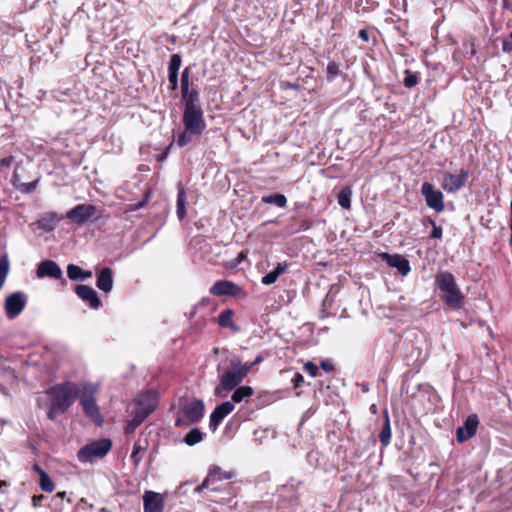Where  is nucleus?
I'll list each match as a JSON object with an SVG mask.
<instances>
[{
    "mask_svg": "<svg viewBox=\"0 0 512 512\" xmlns=\"http://www.w3.org/2000/svg\"><path fill=\"white\" fill-rule=\"evenodd\" d=\"M38 501V498H36V496L33 497V502H36ZM34 505H36V503H34Z\"/></svg>",
    "mask_w": 512,
    "mask_h": 512,
    "instance_id": "680f3d73",
    "label": "nucleus"
},
{
    "mask_svg": "<svg viewBox=\"0 0 512 512\" xmlns=\"http://www.w3.org/2000/svg\"><path fill=\"white\" fill-rule=\"evenodd\" d=\"M214 296L238 297L242 293V288L229 280H219L215 282L209 290Z\"/></svg>",
    "mask_w": 512,
    "mask_h": 512,
    "instance_id": "2eb2a0df",
    "label": "nucleus"
},
{
    "mask_svg": "<svg viewBox=\"0 0 512 512\" xmlns=\"http://www.w3.org/2000/svg\"><path fill=\"white\" fill-rule=\"evenodd\" d=\"M168 81L171 90H176L178 88V73H168Z\"/></svg>",
    "mask_w": 512,
    "mask_h": 512,
    "instance_id": "a18cd8bd",
    "label": "nucleus"
},
{
    "mask_svg": "<svg viewBox=\"0 0 512 512\" xmlns=\"http://www.w3.org/2000/svg\"><path fill=\"white\" fill-rule=\"evenodd\" d=\"M65 495H66V492H65V491H62V492H58V493H57V497H59V498H64V497H65Z\"/></svg>",
    "mask_w": 512,
    "mask_h": 512,
    "instance_id": "bf43d9fd",
    "label": "nucleus"
},
{
    "mask_svg": "<svg viewBox=\"0 0 512 512\" xmlns=\"http://www.w3.org/2000/svg\"><path fill=\"white\" fill-rule=\"evenodd\" d=\"M502 50L506 53H512V40L504 39L502 41Z\"/></svg>",
    "mask_w": 512,
    "mask_h": 512,
    "instance_id": "09e8293b",
    "label": "nucleus"
},
{
    "mask_svg": "<svg viewBox=\"0 0 512 512\" xmlns=\"http://www.w3.org/2000/svg\"><path fill=\"white\" fill-rule=\"evenodd\" d=\"M112 448V441L109 438L95 440L83 446L77 453L81 463L92 462L95 459L104 458Z\"/></svg>",
    "mask_w": 512,
    "mask_h": 512,
    "instance_id": "39448f33",
    "label": "nucleus"
},
{
    "mask_svg": "<svg viewBox=\"0 0 512 512\" xmlns=\"http://www.w3.org/2000/svg\"><path fill=\"white\" fill-rule=\"evenodd\" d=\"M172 145H173V143H170V144H169V145L164 149V151H163V152L158 156V158H157V160H158V161H163V160H165V159L168 157V155H169V153H170V149H171Z\"/></svg>",
    "mask_w": 512,
    "mask_h": 512,
    "instance_id": "8fccbe9b",
    "label": "nucleus"
},
{
    "mask_svg": "<svg viewBox=\"0 0 512 512\" xmlns=\"http://www.w3.org/2000/svg\"><path fill=\"white\" fill-rule=\"evenodd\" d=\"M201 134L197 132H192L184 128V130L179 133L176 143L179 147H185L193 141L194 136H200Z\"/></svg>",
    "mask_w": 512,
    "mask_h": 512,
    "instance_id": "72a5a7b5",
    "label": "nucleus"
},
{
    "mask_svg": "<svg viewBox=\"0 0 512 512\" xmlns=\"http://www.w3.org/2000/svg\"><path fill=\"white\" fill-rule=\"evenodd\" d=\"M427 221L433 226L430 236L434 239H441L443 233L442 227L437 226L435 221L432 220L431 218H427Z\"/></svg>",
    "mask_w": 512,
    "mask_h": 512,
    "instance_id": "37998d69",
    "label": "nucleus"
},
{
    "mask_svg": "<svg viewBox=\"0 0 512 512\" xmlns=\"http://www.w3.org/2000/svg\"><path fill=\"white\" fill-rule=\"evenodd\" d=\"M435 285L440 290V298L448 307L458 310L465 304V296L458 287L454 275L449 271H442L435 276Z\"/></svg>",
    "mask_w": 512,
    "mask_h": 512,
    "instance_id": "f03ea898",
    "label": "nucleus"
},
{
    "mask_svg": "<svg viewBox=\"0 0 512 512\" xmlns=\"http://www.w3.org/2000/svg\"><path fill=\"white\" fill-rule=\"evenodd\" d=\"M320 368L325 372H332L334 370V365L330 360H323L320 363Z\"/></svg>",
    "mask_w": 512,
    "mask_h": 512,
    "instance_id": "49530a36",
    "label": "nucleus"
},
{
    "mask_svg": "<svg viewBox=\"0 0 512 512\" xmlns=\"http://www.w3.org/2000/svg\"><path fill=\"white\" fill-rule=\"evenodd\" d=\"M392 436L390 418L388 412H384V422L382 425V429L379 433V441L383 447H387L390 444Z\"/></svg>",
    "mask_w": 512,
    "mask_h": 512,
    "instance_id": "393cba45",
    "label": "nucleus"
},
{
    "mask_svg": "<svg viewBox=\"0 0 512 512\" xmlns=\"http://www.w3.org/2000/svg\"><path fill=\"white\" fill-rule=\"evenodd\" d=\"M7 486V483L5 481L0 482V491H3V488Z\"/></svg>",
    "mask_w": 512,
    "mask_h": 512,
    "instance_id": "13d9d810",
    "label": "nucleus"
},
{
    "mask_svg": "<svg viewBox=\"0 0 512 512\" xmlns=\"http://www.w3.org/2000/svg\"><path fill=\"white\" fill-rule=\"evenodd\" d=\"M341 75V64L336 61H329L326 67V79L328 82H333L338 76Z\"/></svg>",
    "mask_w": 512,
    "mask_h": 512,
    "instance_id": "473e14b6",
    "label": "nucleus"
},
{
    "mask_svg": "<svg viewBox=\"0 0 512 512\" xmlns=\"http://www.w3.org/2000/svg\"><path fill=\"white\" fill-rule=\"evenodd\" d=\"M96 286L105 293L113 288V271L110 267H104L97 275Z\"/></svg>",
    "mask_w": 512,
    "mask_h": 512,
    "instance_id": "4be33fe9",
    "label": "nucleus"
},
{
    "mask_svg": "<svg viewBox=\"0 0 512 512\" xmlns=\"http://www.w3.org/2000/svg\"><path fill=\"white\" fill-rule=\"evenodd\" d=\"M32 470L36 472L39 475V477H41L43 473H46L38 464H34Z\"/></svg>",
    "mask_w": 512,
    "mask_h": 512,
    "instance_id": "864d4df0",
    "label": "nucleus"
},
{
    "mask_svg": "<svg viewBox=\"0 0 512 512\" xmlns=\"http://www.w3.org/2000/svg\"><path fill=\"white\" fill-rule=\"evenodd\" d=\"M262 202L266 204H274L279 208H285L287 205V198L283 194L276 193L262 197Z\"/></svg>",
    "mask_w": 512,
    "mask_h": 512,
    "instance_id": "2f4dec72",
    "label": "nucleus"
},
{
    "mask_svg": "<svg viewBox=\"0 0 512 512\" xmlns=\"http://www.w3.org/2000/svg\"><path fill=\"white\" fill-rule=\"evenodd\" d=\"M133 417L132 420H130L126 427H125V433L130 434L135 431V429L141 425V423L147 418L144 417L143 414L139 413L138 411H133Z\"/></svg>",
    "mask_w": 512,
    "mask_h": 512,
    "instance_id": "f704fd0d",
    "label": "nucleus"
},
{
    "mask_svg": "<svg viewBox=\"0 0 512 512\" xmlns=\"http://www.w3.org/2000/svg\"><path fill=\"white\" fill-rule=\"evenodd\" d=\"M36 275L38 278L49 277L58 280L62 278L63 273L55 261L44 260L38 265Z\"/></svg>",
    "mask_w": 512,
    "mask_h": 512,
    "instance_id": "6ab92c4d",
    "label": "nucleus"
},
{
    "mask_svg": "<svg viewBox=\"0 0 512 512\" xmlns=\"http://www.w3.org/2000/svg\"><path fill=\"white\" fill-rule=\"evenodd\" d=\"M142 498L143 512H164V497L162 494L146 490Z\"/></svg>",
    "mask_w": 512,
    "mask_h": 512,
    "instance_id": "dca6fc26",
    "label": "nucleus"
},
{
    "mask_svg": "<svg viewBox=\"0 0 512 512\" xmlns=\"http://www.w3.org/2000/svg\"><path fill=\"white\" fill-rule=\"evenodd\" d=\"M469 177L466 169H461L458 174L446 172L443 176L442 188L448 193H454L463 188Z\"/></svg>",
    "mask_w": 512,
    "mask_h": 512,
    "instance_id": "4468645a",
    "label": "nucleus"
},
{
    "mask_svg": "<svg viewBox=\"0 0 512 512\" xmlns=\"http://www.w3.org/2000/svg\"><path fill=\"white\" fill-rule=\"evenodd\" d=\"M205 406L201 399L193 398L180 404V416L175 420L176 427H188L198 423L204 416Z\"/></svg>",
    "mask_w": 512,
    "mask_h": 512,
    "instance_id": "7ed1b4c3",
    "label": "nucleus"
},
{
    "mask_svg": "<svg viewBox=\"0 0 512 512\" xmlns=\"http://www.w3.org/2000/svg\"><path fill=\"white\" fill-rule=\"evenodd\" d=\"M58 222L57 215L55 213H49L38 219V227L44 231H52Z\"/></svg>",
    "mask_w": 512,
    "mask_h": 512,
    "instance_id": "c85d7f7f",
    "label": "nucleus"
},
{
    "mask_svg": "<svg viewBox=\"0 0 512 512\" xmlns=\"http://www.w3.org/2000/svg\"><path fill=\"white\" fill-rule=\"evenodd\" d=\"M95 392L96 389L92 387L85 389L81 394H79L78 399L80 405L83 408L85 416L97 426H102L104 423V418L101 414L99 406L97 405Z\"/></svg>",
    "mask_w": 512,
    "mask_h": 512,
    "instance_id": "423d86ee",
    "label": "nucleus"
},
{
    "mask_svg": "<svg viewBox=\"0 0 512 512\" xmlns=\"http://www.w3.org/2000/svg\"><path fill=\"white\" fill-rule=\"evenodd\" d=\"M382 258L390 267L396 268L403 276L407 275L411 270L409 260L400 254L383 253Z\"/></svg>",
    "mask_w": 512,
    "mask_h": 512,
    "instance_id": "412c9836",
    "label": "nucleus"
},
{
    "mask_svg": "<svg viewBox=\"0 0 512 512\" xmlns=\"http://www.w3.org/2000/svg\"><path fill=\"white\" fill-rule=\"evenodd\" d=\"M303 370L307 372L311 377H317L319 367L312 361H308L304 364Z\"/></svg>",
    "mask_w": 512,
    "mask_h": 512,
    "instance_id": "79ce46f5",
    "label": "nucleus"
},
{
    "mask_svg": "<svg viewBox=\"0 0 512 512\" xmlns=\"http://www.w3.org/2000/svg\"><path fill=\"white\" fill-rule=\"evenodd\" d=\"M358 35H359V38L361 40H363L364 42H369L370 36H369V33H368V31L366 29H361L359 31Z\"/></svg>",
    "mask_w": 512,
    "mask_h": 512,
    "instance_id": "603ef678",
    "label": "nucleus"
},
{
    "mask_svg": "<svg viewBox=\"0 0 512 512\" xmlns=\"http://www.w3.org/2000/svg\"><path fill=\"white\" fill-rule=\"evenodd\" d=\"M287 267L288 265L286 262L278 263L277 266L272 271H270L269 273L262 277L261 283L264 285H271L275 283L278 277L285 272Z\"/></svg>",
    "mask_w": 512,
    "mask_h": 512,
    "instance_id": "a878e982",
    "label": "nucleus"
},
{
    "mask_svg": "<svg viewBox=\"0 0 512 512\" xmlns=\"http://www.w3.org/2000/svg\"><path fill=\"white\" fill-rule=\"evenodd\" d=\"M99 512H110V510L106 507H102Z\"/></svg>",
    "mask_w": 512,
    "mask_h": 512,
    "instance_id": "052dcab7",
    "label": "nucleus"
},
{
    "mask_svg": "<svg viewBox=\"0 0 512 512\" xmlns=\"http://www.w3.org/2000/svg\"><path fill=\"white\" fill-rule=\"evenodd\" d=\"M186 192L181 184L178 186L177 202H176V213L179 220H183L186 217Z\"/></svg>",
    "mask_w": 512,
    "mask_h": 512,
    "instance_id": "bb28decb",
    "label": "nucleus"
},
{
    "mask_svg": "<svg viewBox=\"0 0 512 512\" xmlns=\"http://www.w3.org/2000/svg\"><path fill=\"white\" fill-rule=\"evenodd\" d=\"M233 360L236 363V365L238 366V368L240 369V371H241V373L243 374L244 377H246L249 374V372L251 371V369L255 366L254 364H252V362H245V363H243L238 358L233 359Z\"/></svg>",
    "mask_w": 512,
    "mask_h": 512,
    "instance_id": "a19ab883",
    "label": "nucleus"
},
{
    "mask_svg": "<svg viewBox=\"0 0 512 512\" xmlns=\"http://www.w3.org/2000/svg\"><path fill=\"white\" fill-rule=\"evenodd\" d=\"M182 58L179 54H172L168 65V73H179Z\"/></svg>",
    "mask_w": 512,
    "mask_h": 512,
    "instance_id": "58836bf2",
    "label": "nucleus"
},
{
    "mask_svg": "<svg viewBox=\"0 0 512 512\" xmlns=\"http://www.w3.org/2000/svg\"><path fill=\"white\" fill-rule=\"evenodd\" d=\"M12 184L15 187V189L21 192L22 194H30L37 189L39 180L35 179L31 182H22L20 180L19 175L15 171L12 177Z\"/></svg>",
    "mask_w": 512,
    "mask_h": 512,
    "instance_id": "b1692460",
    "label": "nucleus"
},
{
    "mask_svg": "<svg viewBox=\"0 0 512 512\" xmlns=\"http://www.w3.org/2000/svg\"><path fill=\"white\" fill-rule=\"evenodd\" d=\"M75 293L81 300L87 302L92 309H98L101 306V300L92 287L79 284L75 288Z\"/></svg>",
    "mask_w": 512,
    "mask_h": 512,
    "instance_id": "aec40b11",
    "label": "nucleus"
},
{
    "mask_svg": "<svg viewBox=\"0 0 512 512\" xmlns=\"http://www.w3.org/2000/svg\"><path fill=\"white\" fill-rule=\"evenodd\" d=\"M182 123L184 128H187V130L202 134L206 128L202 108H184Z\"/></svg>",
    "mask_w": 512,
    "mask_h": 512,
    "instance_id": "6e6552de",
    "label": "nucleus"
},
{
    "mask_svg": "<svg viewBox=\"0 0 512 512\" xmlns=\"http://www.w3.org/2000/svg\"><path fill=\"white\" fill-rule=\"evenodd\" d=\"M509 38L512 40V31L509 34Z\"/></svg>",
    "mask_w": 512,
    "mask_h": 512,
    "instance_id": "0e129e2a",
    "label": "nucleus"
},
{
    "mask_svg": "<svg viewBox=\"0 0 512 512\" xmlns=\"http://www.w3.org/2000/svg\"><path fill=\"white\" fill-rule=\"evenodd\" d=\"M254 394V390L251 386H247V385H244V386H237L235 389H234V392L232 393V396H231V402L233 403H240L242 402L244 399L252 396Z\"/></svg>",
    "mask_w": 512,
    "mask_h": 512,
    "instance_id": "cd10ccee",
    "label": "nucleus"
},
{
    "mask_svg": "<svg viewBox=\"0 0 512 512\" xmlns=\"http://www.w3.org/2000/svg\"><path fill=\"white\" fill-rule=\"evenodd\" d=\"M67 275L71 280H82L83 269L75 264L67 266Z\"/></svg>",
    "mask_w": 512,
    "mask_h": 512,
    "instance_id": "4c0bfd02",
    "label": "nucleus"
},
{
    "mask_svg": "<svg viewBox=\"0 0 512 512\" xmlns=\"http://www.w3.org/2000/svg\"><path fill=\"white\" fill-rule=\"evenodd\" d=\"M40 487L44 492L51 493L55 489V484L47 473L40 477Z\"/></svg>",
    "mask_w": 512,
    "mask_h": 512,
    "instance_id": "e433bc0d",
    "label": "nucleus"
},
{
    "mask_svg": "<svg viewBox=\"0 0 512 512\" xmlns=\"http://www.w3.org/2000/svg\"><path fill=\"white\" fill-rule=\"evenodd\" d=\"M421 194L424 196L429 208L436 212H442L445 209L444 196L440 190H436L429 182H424L421 186Z\"/></svg>",
    "mask_w": 512,
    "mask_h": 512,
    "instance_id": "9b49d317",
    "label": "nucleus"
},
{
    "mask_svg": "<svg viewBox=\"0 0 512 512\" xmlns=\"http://www.w3.org/2000/svg\"><path fill=\"white\" fill-rule=\"evenodd\" d=\"M191 67H185L181 74V97L184 102V108L201 107L199 92L192 87L190 81Z\"/></svg>",
    "mask_w": 512,
    "mask_h": 512,
    "instance_id": "0eeeda50",
    "label": "nucleus"
},
{
    "mask_svg": "<svg viewBox=\"0 0 512 512\" xmlns=\"http://www.w3.org/2000/svg\"><path fill=\"white\" fill-rule=\"evenodd\" d=\"M510 230H511V234H510L509 243H510V246L512 247V199H511V203H510Z\"/></svg>",
    "mask_w": 512,
    "mask_h": 512,
    "instance_id": "5fc2aeb1",
    "label": "nucleus"
},
{
    "mask_svg": "<svg viewBox=\"0 0 512 512\" xmlns=\"http://www.w3.org/2000/svg\"><path fill=\"white\" fill-rule=\"evenodd\" d=\"M235 312L232 309H225L217 317V324L221 328H228L232 332H239L240 327L234 322Z\"/></svg>",
    "mask_w": 512,
    "mask_h": 512,
    "instance_id": "5701e85b",
    "label": "nucleus"
},
{
    "mask_svg": "<svg viewBox=\"0 0 512 512\" xmlns=\"http://www.w3.org/2000/svg\"><path fill=\"white\" fill-rule=\"evenodd\" d=\"M145 450V446H142L140 441H137L134 443L133 445V451H132V454L130 456L131 458V461L134 463V465H138L141 461V457H139V453L141 451H144Z\"/></svg>",
    "mask_w": 512,
    "mask_h": 512,
    "instance_id": "ea45409f",
    "label": "nucleus"
},
{
    "mask_svg": "<svg viewBox=\"0 0 512 512\" xmlns=\"http://www.w3.org/2000/svg\"><path fill=\"white\" fill-rule=\"evenodd\" d=\"M351 197L352 188L350 186L343 187L337 195L338 204L343 209L349 210L351 208Z\"/></svg>",
    "mask_w": 512,
    "mask_h": 512,
    "instance_id": "c756f323",
    "label": "nucleus"
},
{
    "mask_svg": "<svg viewBox=\"0 0 512 512\" xmlns=\"http://www.w3.org/2000/svg\"><path fill=\"white\" fill-rule=\"evenodd\" d=\"M204 439V433L199 428H192L184 437L183 441L188 446H194Z\"/></svg>",
    "mask_w": 512,
    "mask_h": 512,
    "instance_id": "7c9ffc66",
    "label": "nucleus"
},
{
    "mask_svg": "<svg viewBox=\"0 0 512 512\" xmlns=\"http://www.w3.org/2000/svg\"><path fill=\"white\" fill-rule=\"evenodd\" d=\"M312 227V222L309 221V220H301L300 221V226L298 228L297 231L299 230H308Z\"/></svg>",
    "mask_w": 512,
    "mask_h": 512,
    "instance_id": "3c124183",
    "label": "nucleus"
},
{
    "mask_svg": "<svg viewBox=\"0 0 512 512\" xmlns=\"http://www.w3.org/2000/svg\"><path fill=\"white\" fill-rule=\"evenodd\" d=\"M234 476V471H223L219 466H211L206 478L198 487V490L201 491L204 488H207L211 491H219L220 487L217 485V483L224 480H229Z\"/></svg>",
    "mask_w": 512,
    "mask_h": 512,
    "instance_id": "9d476101",
    "label": "nucleus"
},
{
    "mask_svg": "<svg viewBox=\"0 0 512 512\" xmlns=\"http://www.w3.org/2000/svg\"><path fill=\"white\" fill-rule=\"evenodd\" d=\"M504 5L506 6L507 0H503Z\"/></svg>",
    "mask_w": 512,
    "mask_h": 512,
    "instance_id": "69168bd1",
    "label": "nucleus"
},
{
    "mask_svg": "<svg viewBox=\"0 0 512 512\" xmlns=\"http://www.w3.org/2000/svg\"><path fill=\"white\" fill-rule=\"evenodd\" d=\"M38 501V498H36V496L33 497V502H36ZM34 505H36V503H34Z\"/></svg>",
    "mask_w": 512,
    "mask_h": 512,
    "instance_id": "e2e57ef3",
    "label": "nucleus"
},
{
    "mask_svg": "<svg viewBox=\"0 0 512 512\" xmlns=\"http://www.w3.org/2000/svg\"><path fill=\"white\" fill-rule=\"evenodd\" d=\"M419 82V77L417 73H414L410 70H405V77L403 79V85L406 88H413L415 87Z\"/></svg>",
    "mask_w": 512,
    "mask_h": 512,
    "instance_id": "c9c22d12",
    "label": "nucleus"
},
{
    "mask_svg": "<svg viewBox=\"0 0 512 512\" xmlns=\"http://www.w3.org/2000/svg\"><path fill=\"white\" fill-rule=\"evenodd\" d=\"M14 160L12 155L4 157L0 160V168H9Z\"/></svg>",
    "mask_w": 512,
    "mask_h": 512,
    "instance_id": "de8ad7c7",
    "label": "nucleus"
},
{
    "mask_svg": "<svg viewBox=\"0 0 512 512\" xmlns=\"http://www.w3.org/2000/svg\"><path fill=\"white\" fill-rule=\"evenodd\" d=\"M262 361H263V357L259 355L255 358L254 361H252V364L257 365V364L261 363Z\"/></svg>",
    "mask_w": 512,
    "mask_h": 512,
    "instance_id": "4d7b16f0",
    "label": "nucleus"
},
{
    "mask_svg": "<svg viewBox=\"0 0 512 512\" xmlns=\"http://www.w3.org/2000/svg\"><path fill=\"white\" fill-rule=\"evenodd\" d=\"M97 211V207L92 204H78L66 214V217L73 223L82 225L91 219Z\"/></svg>",
    "mask_w": 512,
    "mask_h": 512,
    "instance_id": "ddd939ff",
    "label": "nucleus"
},
{
    "mask_svg": "<svg viewBox=\"0 0 512 512\" xmlns=\"http://www.w3.org/2000/svg\"><path fill=\"white\" fill-rule=\"evenodd\" d=\"M27 295L22 291L9 294L4 303L7 318L14 319L22 313L27 305Z\"/></svg>",
    "mask_w": 512,
    "mask_h": 512,
    "instance_id": "1a4fd4ad",
    "label": "nucleus"
},
{
    "mask_svg": "<svg viewBox=\"0 0 512 512\" xmlns=\"http://www.w3.org/2000/svg\"><path fill=\"white\" fill-rule=\"evenodd\" d=\"M304 382H305V380H304L303 375L299 372L295 373V375L292 379L293 388L297 389V388L301 387L304 384Z\"/></svg>",
    "mask_w": 512,
    "mask_h": 512,
    "instance_id": "c03bdc74",
    "label": "nucleus"
},
{
    "mask_svg": "<svg viewBox=\"0 0 512 512\" xmlns=\"http://www.w3.org/2000/svg\"><path fill=\"white\" fill-rule=\"evenodd\" d=\"M478 424L479 420L477 415L472 414L468 416L464 422V425L457 428V441L462 443L473 437L476 434Z\"/></svg>",
    "mask_w": 512,
    "mask_h": 512,
    "instance_id": "a211bd4d",
    "label": "nucleus"
},
{
    "mask_svg": "<svg viewBox=\"0 0 512 512\" xmlns=\"http://www.w3.org/2000/svg\"><path fill=\"white\" fill-rule=\"evenodd\" d=\"M244 378L234 360H230L228 367L219 375L215 395L221 396L224 392H231L243 382Z\"/></svg>",
    "mask_w": 512,
    "mask_h": 512,
    "instance_id": "20e7f679",
    "label": "nucleus"
},
{
    "mask_svg": "<svg viewBox=\"0 0 512 512\" xmlns=\"http://www.w3.org/2000/svg\"><path fill=\"white\" fill-rule=\"evenodd\" d=\"M235 409L231 401H225L215 407L210 415L209 428L216 431L223 419Z\"/></svg>",
    "mask_w": 512,
    "mask_h": 512,
    "instance_id": "f3484780",
    "label": "nucleus"
},
{
    "mask_svg": "<svg viewBox=\"0 0 512 512\" xmlns=\"http://www.w3.org/2000/svg\"><path fill=\"white\" fill-rule=\"evenodd\" d=\"M92 277V272L89 270H83L82 280Z\"/></svg>",
    "mask_w": 512,
    "mask_h": 512,
    "instance_id": "6e6d98bb",
    "label": "nucleus"
},
{
    "mask_svg": "<svg viewBox=\"0 0 512 512\" xmlns=\"http://www.w3.org/2000/svg\"><path fill=\"white\" fill-rule=\"evenodd\" d=\"M158 405V394L154 390H148L141 393L136 399V407L134 411H138L143 414L144 417H148Z\"/></svg>",
    "mask_w": 512,
    "mask_h": 512,
    "instance_id": "f8f14e48",
    "label": "nucleus"
},
{
    "mask_svg": "<svg viewBox=\"0 0 512 512\" xmlns=\"http://www.w3.org/2000/svg\"><path fill=\"white\" fill-rule=\"evenodd\" d=\"M46 393L50 398L47 417L53 421L68 411L78 398L80 390L76 383L65 381L50 387Z\"/></svg>",
    "mask_w": 512,
    "mask_h": 512,
    "instance_id": "f257e3e1",
    "label": "nucleus"
}]
</instances>
